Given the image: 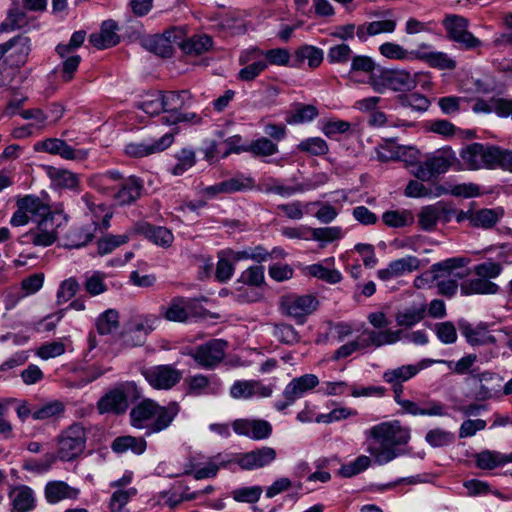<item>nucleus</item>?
Instances as JSON below:
<instances>
[{
	"mask_svg": "<svg viewBox=\"0 0 512 512\" xmlns=\"http://www.w3.org/2000/svg\"><path fill=\"white\" fill-rule=\"evenodd\" d=\"M118 31V24L114 20H106L98 32L90 35L89 43L99 50L113 47L120 42Z\"/></svg>",
	"mask_w": 512,
	"mask_h": 512,
	"instance_id": "aec40b11",
	"label": "nucleus"
},
{
	"mask_svg": "<svg viewBox=\"0 0 512 512\" xmlns=\"http://www.w3.org/2000/svg\"><path fill=\"white\" fill-rule=\"evenodd\" d=\"M308 271L311 276L330 284H336L342 279L341 273L338 270L326 268L321 264L310 265Z\"/></svg>",
	"mask_w": 512,
	"mask_h": 512,
	"instance_id": "13d9d810",
	"label": "nucleus"
},
{
	"mask_svg": "<svg viewBox=\"0 0 512 512\" xmlns=\"http://www.w3.org/2000/svg\"><path fill=\"white\" fill-rule=\"evenodd\" d=\"M460 289L462 295L496 294L499 287L494 282L477 276L475 279L463 280L460 283Z\"/></svg>",
	"mask_w": 512,
	"mask_h": 512,
	"instance_id": "7c9ffc66",
	"label": "nucleus"
},
{
	"mask_svg": "<svg viewBox=\"0 0 512 512\" xmlns=\"http://www.w3.org/2000/svg\"><path fill=\"white\" fill-rule=\"evenodd\" d=\"M277 452L269 446H262L249 452L242 453L240 468L242 470H255L266 467L275 461Z\"/></svg>",
	"mask_w": 512,
	"mask_h": 512,
	"instance_id": "6ab92c4d",
	"label": "nucleus"
},
{
	"mask_svg": "<svg viewBox=\"0 0 512 512\" xmlns=\"http://www.w3.org/2000/svg\"><path fill=\"white\" fill-rule=\"evenodd\" d=\"M368 438L374 440L369 444L367 452L378 465L386 464L400 455L399 445L408 443L410 430L402 427L398 420L382 422L366 431Z\"/></svg>",
	"mask_w": 512,
	"mask_h": 512,
	"instance_id": "f257e3e1",
	"label": "nucleus"
},
{
	"mask_svg": "<svg viewBox=\"0 0 512 512\" xmlns=\"http://www.w3.org/2000/svg\"><path fill=\"white\" fill-rule=\"evenodd\" d=\"M397 99L402 107H408L418 112L426 111L430 104L429 100L419 93L401 94Z\"/></svg>",
	"mask_w": 512,
	"mask_h": 512,
	"instance_id": "3c124183",
	"label": "nucleus"
},
{
	"mask_svg": "<svg viewBox=\"0 0 512 512\" xmlns=\"http://www.w3.org/2000/svg\"><path fill=\"white\" fill-rule=\"evenodd\" d=\"M183 36V27H172L162 34L147 36L142 40V46L151 53L162 58L172 57L174 54L173 45L179 47V42Z\"/></svg>",
	"mask_w": 512,
	"mask_h": 512,
	"instance_id": "6e6552de",
	"label": "nucleus"
},
{
	"mask_svg": "<svg viewBox=\"0 0 512 512\" xmlns=\"http://www.w3.org/2000/svg\"><path fill=\"white\" fill-rule=\"evenodd\" d=\"M502 215L503 211L501 209H480L475 212L471 219V226L490 229L496 225Z\"/></svg>",
	"mask_w": 512,
	"mask_h": 512,
	"instance_id": "a19ab883",
	"label": "nucleus"
},
{
	"mask_svg": "<svg viewBox=\"0 0 512 512\" xmlns=\"http://www.w3.org/2000/svg\"><path fill=\"white\" fill-rule=\"evenodd\" d=\"M319 384V379L314 374H304L293 378L283 391L284 400L276 401L275 408L278 411H284L287 407L293 405L296 400L302 398L305 393L311 391Z\"/></svg>",
	"mask_w": 512,
	"mask_h": 512,
	"instance_id": "ddd939ff",
	"label": "nucleus"
},
{
	"mask_svg": "<svg viewBox=\"0 0 512 512\" xmlns=\"http://www.w3.org/2000/svg\"><path fill=\"white\" fill-rule=\"evenodd\" d=\"M49 176L61 188L76 189L79 184L78 176L69 170L50 168Z\"/></svg>",
	"mask_w": 512,
	"mask_h": 512,
	"instance_id": "49530a36",
	"label": "nucleus"
},
{
	"mask_svg": "<svg viewBox=\"0 0 512 512\" xmlns=\"http://www.w3.org/2000/svg\"><path fill=\"white\" fill-rule=\"evenodd\" d=\"M86 433L81 424H72L64 430L58 440V457L64 461H71L79 456L85 449Z\"/></svg>",
	"mask_w": 512,
	"mask_h": 512,
	"instance_id": "423d86ee",
	"label": "nucleus"
},
{
	"mask_svg": "<svg viewBox=\"0 0 512 512\" xmlns=\"http://www.w3.org/2000/svg\"><path fill=\"white\" fill-rule=\"evenodd\" d=\"M9 57L19 63H25L31 51L30 39L24 35H18L7 41Z\"/></svg>",
	"mask_w": 512,
	"mask_h": 512,
	"instance_id": "f704fd0d",
	"label": "nucleus"
},
{
	"mask_svg": "<svg viewBox=\"0 0 512 512\" xmlns=\"http://www.w3.org/2000/svg\"><path fill=\"white\" fill-rule=\"evenodd\" d=\"M468 21L457 15H450V39L465 48H474L480 41L467 31Z\"/></svg>",
	"mask_w": 512,
	"mask_h": 512,
	"instance_id": "393cba45",
	"label": "nucleus"
},
{
	"mask_svg": "<svg viewBox=\"0 0 512 512\" xmlns=\"http://www.w3.org/2000/svg\"><path fill=\"white\" fill-rule=\"evenodd\" d=\"M136 107L150 116L159 115L163 111L160 92L156 91L153 94L147 95L144 100L136 104Z\"/></svg>",
	"mask_w": 512,
	"mask_h": 512,
	"instance_id": "680f3d73",
	"label": "nucleus"
},
{
	"mask_svg": "<svg viewBox=\"0 0 512 512\" xmlns=\"http://www.w3.org/2000/svg\"><path fill=\"white\" fill-rule=\"evenodd\" d=\"M17 208L23 209L27 214L42 217L51 212L50 207L35 195H26L16 202Z\"/></svg>",
	"mask_w": 512,
	"mask_h": 512,
	"instance_id": "e433bc0d",
	"label": "nucleus"
},
{
	"mask_svg": "<svg viewBox=\"0 0 512 512\" xmlns=\"http://www.w3.org/2000/svg\"><path fill=\"white\" fill-rule=\"evenodd\" d=\"M177 402L160 406L152 399H144L130 410V423L134 428L145 429L146 435L167 429L179 413Z\"/></svg>",
	"mask_w": 512,
	"mask_h": 512,
	"instance_id": "f03ea898",
	"label": "nucleus"
},
{
	"mask_svg": "<svg viewBox=\"0 0 512 512\" xmlns=\"http://www.w3.org/2000/svg\"><path fill=\"white\" fill-rule=\"evenodd\" d=\"M80 285L78 281L71 277L61 282L57 291V303L63 304L72 299L78 292Z\"/></svg>",
	"mask_w": 512,
	"mask_h": 512,
	"instance_id": "338daca9",
	"label": "nucleus"
},
{
	"mask_svg": "<svg viewBox=\"0 0 512 512\" xmlns=\"http://www.w3.org/2000/svg\"><path fill=\"white\" fill-rule=\"evenodd\" d=\"M105 274L99 271L93 272L91 276H86L84 282L85 291L90 296H98L107 291V285L104 282Z\"/></svg>",
	"mask_w": 512,
	"mask_h": 512,
	"instance_id": "4d7b16f0",
	"label": "nucleus"
},
{
	"mask_svg": "<svg viewBox=\"0 0 512 512\" xmlns=\"http://www.w3.org/2000/svg\"><path fill=\"white\" fill-rule=\"evenodd\" d=\"M64 410L65 405L59 400H54L36 408L32 413V417L35 420H46L61 415Z\"/></svg>",
	"mask_w": 512,
	"mask_h": 512,
	"instance_id": "603ef678",
	"label": "nucleus"
},
{
	"mask_svg": "<svg viewBox=\"0 0 512 512\" xmlns=\"http://www.w3.org/2000/svg\"><path fill=\"white\" fill-rule=\"evenodd\" d=\"M256 380L235 381L230 388V395L235 399H249L254 396Z\"/></svg>",
	"mask_w": 512,
	"mask_h": 512,
	"instance_id": "69168bd1",
	"label": "nucleus"
},
{
	"mask_svg": "<svg viewBox=\"0 0 512 512\" xmlns=\"http://www.w3.org/2000/svg\"><path fill=\"white\" fill-rule=\"evenodd\" d=\"M65 218L55 212H49L40 217L35 227L22 234L18 241L21 244H32L39 247H48L54 244L58 238L59 228Z\"/></svg>",
	"mask_w": 512,
	"mask_h": 512,
	"instance_id": "7ed1b4c3",
	"label": "nucleus"
},
{
	"mask_svg": "<svg viewBox=\"0 0 512 512\" xmlns=\"http://www.w3.org/2000/svg\"><path fill=\"white\" fill-rule=\"evenodd\" d=\"M135 231L155 245L163 248L170 247L174 240V236L169 229L162 226H155L148 222L137 223Z\"/></svg>",
	"mask_w": 512,
	"mask_h": 512,
	"instance_id": "b1692460",
	"label": "nucleus"
},
{
	"mask_svg": "<svg viewBox=\"0 0 512 512\" xmlns=\"http://www.w3.org/2000/svg\"><path fill=\"white\" fill-rule=\"evenodd\" d=\"M146 381L155 389H170L182 378V373L171 365L153 366L142 371Z\"/></svg>",
	"mask_w": 512,
	"mask_h": 512,
	"instance_id": "2eb2a0df",
	"label": "nucleus"
},
{
	"mask_svg": "<svg viewBox=\"0 0 512 512\" xmlns=\"http://www.w3.org/2000/svg\"><path fill=\"white\" fill-rule=\"evenodd\" d=\"M174 141L173 133H166L162 137L157 140H154L150 143L141 142H131L125 146L124 152L127 156L133 158H141L146 157L155 153L162 152L169 148Z\"/></svg>",
	"mask_w": 512,
	"mask_h": 512,
	"instance_id": "dca6fc26",
	"label": "nucleus"
},
{
	"mask_svg": "<svg viewBox=\"0 0 512 512\" xmlns=\"http://www.w3.org/2000/svg\"><path fill=\"white\" fill-rule=\"evenodd\" d=\"M500 147L472 143L461 150L460 156L471 169L498 167Z\"/></svg>",
	"mask_w": 512,
	"mask_h": 512,
	"instance_id": "39448f33",
	"label": "nucleus"
},
{
	"mask_svg": "<svg viewBox=\"0 0 512 512\" xmlns=\"http://www.w3.org/2000/svg\"><path fill=\"white\" fill-rule=\"evenodd\" d=\"M223 183L224 194L252 190L255 186L254 179L243 174H237L234 177L224 180Z\"/></svg>",
	"mask_w": 512,
	"mask_h": 512,
	"instance_id": "a18cd8bd",
	"label": "nucleus"
},
{
	"mask_svg": "<svg viewBox=\"0 0 512 512\" xmlns=\"http://www.w3.org/2000/svg\"><path fill=\"white\" fill-rule=\"evenodd\" d=\"M239 283L259 287L264 283V267L263 266H251L242 272Z\"/></svg>",
	"mask_w": 512,
	"mask_h": 512,
	"instance_id": "0e129e2a",
	"label": "nucleus"
},
{
	"mask_svg": "<svg viewBox=\"0 0 512 512\" xmlns=\"http://www.w3.org/2000/svg\"><path fill=\"white\" fill-rule=\"evenodd\" d=\"M129 241V236L124 235H106L97 241L98 253L100 255H106L111 253L116 248Z\"/></svg>",
	"mask_w": 512,
	"mask_h": 512,
	"instance_id": "5fc2aeb1",
	"label": "nucleus"
},
{
	"mask_svg": "<svg viewBox=\"0 0 512 512\" xmlns=\"http://www.w3.org/2000/svg\"><path fill=\"white\" fill-rule=\"evenodd\" d=\"M475 459L478 468L492 470L501 466L502 454L496 451L485 450L476 454Z\"/></svg>",
	"mask_w": 512,
	"mask_h": 512,
	"instance_id": "052dcab7",
	"label": "nucleus"
},
{
	"mask_svg": "<svg viewBox=\"0 0 512 512\" xmlns=\"http://www.w3.org/2000/svg\"><path fill=\"white\" fill-rule=\"evenodd\" d=\"M232 428L236 434L249 437L253 440H264L269 438L272 434L271 424L262 419H237L233 422Z\"/></svg>",
	"mask_w": 512,
	"mask_h": 512,
	"instance_id": "f3484780",
	"label": "nucleus"
},
{
	"mask_svg": "<svg viewBox=\"0 0 512 512\" xmlns=\"http://www.w3.org/2000/svg\"><path fill=\"white\" fill-rule=\"evenodd\" d=\"M186 34V29L183 27V36L179 42V48L184 54L199 56L212 47L213 41L209 35L197 34L186 38Z\"/></svg>",
	"mask_w": 512,
	"mask_h": 512,
	"instance_id": "a878e982",
	"label": "nucleus"
},
{
	"mask_svg": "<svg viewBox=\"0 0 512 512\" xmlns=\"http://www.w3.org/2000/svg\"><path fill=\"white\" fill-rule=\"evenodd\" d=\"M120 180H122L120 172L108 171L103 174L95 175L91 179V184L102 193L114 196V193L116 192L114 182H118Z\"/></svg>",
	"mask_w": 512,
	"mask_h": 512,
	"instance_id": "58836bf2",
	"label": "nucleus"
},
{
	"mask_svg": "<svg viewBox=\"0 0 512 512\" xmlns=\"http://www.w3.org/2000/svg\"><path fill=\"white\" fill-rule=\"evenodd\" d=\"M12 512H28L35 506L33 491L27 486L15 488L10 493Z\"/></svg>",
	"mask_w": 512,
	"mask_h": 512,
	"instance_id": "473e14b6",
	"label": "nucleus"
},
{
	"mask_svg": "<svg viewBox=\"0 0 512 512\" xmlns=\"http://www.w3.org/2000/svg\"><path fill=\"white\" fill-rule=\"evenodd\" d=\"M119 326V312L115 309L106 310L96 320V328L101 335H108L117 330Z\"/></svg>",
	"mask_w": 512,
	"mask_h": 512,
	"instance_id": "79ce46f5",
	"label": "nucleus"
},
{
	"mask_svg": "<svg viewBox=\"0 0 512 512\" xmlns=\"http://www.w3.org/2000/svg\"><path fill=\"white\" fill-rule=\"evenodd\" d=\"M382 219L387 226L394 228L404 227L413 222V216L408 211H386Z\"/></svg>",
	"mask_w": 512,
	"mask_h": 512,
	"instance_id": "bf43d9fd",
	"label": "nucleus"
},
{
	"mask_svg": "<svg viewBox=\"0 0 512 512\" xmlns=\"http://www.w3.org/2000/svg\"><path fill=\"white\" fill-rule=\"evenodd\" d=\"M248 151L259 156H271L278 151V147L270 139L262 137L253 141L249 145Z\"/></svg>",
	"mask_w": 512,
	"mask_h": 512,
	"instance_id": "774afa93",
	"label": "nucleus"
},
{
	"mask_svg": "<svg viewBox=\"0 0 512 512\" xmlns=\"http://www.w3.org/2000/svg\"><path fill=\"white\" fill-rule=\"evenodd\" d=\"M401 408L405 413L414 416H443L446 414V406L432 400L422 401L419 403L406 400V402L401 403Z\"/></svg>",
	"mask_w": 512,
	"mask_h": 512,
	"instance_id": "bb28decb",
	"label": "nucleus"
},
{
	"mask_svg": "<svg viewBox=\"0 0 512 512\" xmlns=\"http://www.w3.org/2000/svg\"><path fill=\"white\" fill-rule=\"evenodd\" d=\"M319 301L313 295L290 294L281 298V308L290 317L296 319L298 324H304L306 316L318 308Z\"/></svg>",
	"mask_w": 512,
	"mask_h": 512,
	"instance_id": "f8f14e48",
	"label": "nucleus"
},
{
	"mask_svg": "<svg viewBox=\"0 0 512 512\" xmlns=\"http://www.w3.org/2000/svg\"><path fill=\"white\" fill-rule=\"evenodd\" d=\"M436 360H423L420 366L416 365H403L395 369L387 370L383 374V379L387 383H403L414 377L423 367H427L431 363H436ZM440 363H445L441 360Z\"/></svg>",
	"mask_w": 512,
	"mask_h": 512,
	"instance_id": "cd10ccee",
	"label": "nucleus"
},
{
	"mask_svg": "<svg viewBox=\"0 0 512 512\" xmlns=\"http://www.w3.org/2000/svg\"><path fill=\"white\" fill-rule=\"evenodd\" d=\"M177 163L171 172L174 175H182L188 169L193 167L196 162L195 152L192 149L183 148L176 154Z\"/></svg>",
	"mask_w": 512,
	"mask_h": 512,
	"instance_id": "864d4df0",
	"label": "nucleus"
},
{
	"mask_svg": "<svg viewBox=\"0 0 512 512\" xmlns=\"http://www.w3.org/2000/svg\"><path fill=\"white\" fill-rule=\"evenodd\" d=\"M414 285L418 289L437 287L440 294L448 295V259L433 264L428 271L417 276Z\"/></svg>",
	"mask_w": 512,
	"mask_h": 512,
	"instance_id": "4468645a",
	"label": "nucleus"
},
{
	"mask_svg": "<svg viewBox=\"0 0 512 512\" xmlns=\"http://www.w3.org/2000/svg\"><path fill=\"white\" fill-rule=\"evenodd\" d=\"M161 311L163 317L168 321L185 322L188 319L186 301L183 297L173 298L166 308L161 307Z\"/></svg>",
	"mask_w": 512,
	"mask_h": 512,
	"instance_id": "c9c22d12",
	"label": "nucleus"
},
{
	"mask_svg": "<svg viewBox=\"0 0 512 512\" xmlns=\"http://www.w3.org/2000/svg\"><path fill=\"white\" fill-rule=\"evenodd\" d=\"M263 490L260 486L240 487L231 492L237 502L255 503L261 497Z\"/></svg>",
	"mask_w": 512,
	"mask_h": 512,
	"instance_id": "e2e57ef3",
	"label": "nucleus"
},
{
	"mask_svg": "<svg viewBox=\"0 0 512 512\" xmlns=\"http://www.w3.org/2000/svg\"><path fill=\"white\" fill-rule=\"evenodd\" d=\"M157 318L153 315L138 316L131 320L121 332L122 343L126 347L142 346L146 337L155 329Z\"/></svg>",
	"mask_w": 512,
	"mask_h": 512,
	"instance_id": "9b49d317",
	"label": "nucleus"
},
{
	"mask_svg": "<svg viewBox=\"0 0 512 512\" xmlns=\"http://www.w3.org/2000/svg\"><path fill=\"white\" fill-rule=\"evenodd\" d=\"M273 336L281 343L294 345L300 341V335L296 329L286 323L276 324L273 329Z\"/></svg>",
	"mask_w": 512,
	"mask_h": 512,
	"instance_id": "09e8293b",
	"label": "nucleus"
},
{
	"mask_svg": "<svg viewBox=\"0 0 512 512\" xmlns=\"http://www.w3.org/2000/svg\"><path fill=\"white\" fill-rule=\"evenodd\" d=\"M370 465V457L366 455H360L354 461L343 464L339 469V474L344 478H351L368 469Z\"/></svg>",
	"mask_w": 512,
	"mask_h": 512,
	"instance_id": "8fccbe9b",
	"label": "nucleus"
},
{
	"mask_svg": "<svg viewBox=\"0 0 512 512\" xmlns=\"http://www.w3.org/2000/svg\"><path fill=\"white\" fill-rule=\"evenodd\" d=\"M228 343L222 339H212L195 347L189 355L204 369H214L224 359Z\"/></svg>",
	"mask_w": 512,
	"mask_h": 512,
	"instance_id": "9d476101",
	"label": "nucleus"
},
{
	"mask_svg": "<svg viewBox=\"0 0 512 512\" xmlns=\"http://www.w3.org/2000/svg\"><path fill=\"white\" fill-rule=\"evenodd\" d=\"M147 443L142 437H134L131 435L119 436L115 438L111 444L113 452L121 454L131 450L137 455L145 452Z\"/></svg>",
	"mask_w": 512,
	"mask_h": 512,
	"instance_id": "c756f323",
	"label": "nucleus"
},
{
	"mask_svg": "<svg viewBox=\"0 0 512 512\" xmlns=\"http://www.w3.org/2000/svg\"><path fill=\"white\" fill-rule=\"evenodd\" d=\"M298 151L310 156H323L328 153L327 142L321 137H309L297 145Z\"/></svg>",
	"mask_w": 512,
	"mask_h": 512,
	"instance_id": "c03bdc74",
	"label": "nucleus"
},
{
	"mask_svg": "<svg viewBox=\"0 0 512 512\" xmlns=\"http://www.w3.org/2000/svg\"><path fill=\"white\" fill-rule=\"evenodd\" d=\"M448 170V148L442 147L427 153L413 170V175L420 181H432Z\"/></svg>",
	"mask_w": 512,
	"mask_h": 512,
	"instance_id": "0eeeda50",
	"label": "nucleus"
},
{
	"mask_svg": "<svg viewBox=\"0 0 512 512\" xmlns=\"http://www.w3.org/2000/svg\"><path fill=\"white\" fill-rule=\"evenodd\" d=\"M92 239L93 233L88 228L75 227L67 232L64 246L68 248H80L85 246Z\"/></svg>",
	"mask_w": 512,
	"mask_h": 512,
	"instance_id": "37998d69",
	"label": "nucleus"
},
{
	"mask_svg": "<svg viewBox=\"0 0 512 512\" xmlns=\"http://www.w3.org/2000/svg\"><path fill=\"white\" fill-rule=\"evenodd\" d=\"M128 408V400L123 390L112 389L105 393L97 402V410L100 414H123Z\"/></svg>",
	"mask_w": 512,
	"mask_h": 512,
	"instance_id": "412c9836",
	"label": "nucleus"
},
{
	"mask_svg": "<svg viewBox=\"0 0 512 512\" xmlns=\"http://www.w3.org/2000/svg\"><path fill=\"white\" fill-rule=\"evenodd\" d=\"M295 60L299 63L321 64L323 51L315 46L304 45L295 52Z\"/></svg>",
	"mask_w": 512,
	"mask_h": 512,
	"instance_id": "6e6d98bb",
	"label": "nucleus"
},
{
	"mask_svg": "<svg viewBox=\"0 0 512 512\" xmlns=\"http://www.w3.org/2000/svg\"><path fill=\"white\" fill-rule=\"evenodd\" d=\"M143 190V180L136 176H130L120 180L114 198L120 205H129L141 197Z\"/></svg>",
	"mask_w": 512,
	"mask_h": 512,
	"instance_id": "4be33fe9",
	"label": "nucleus"
},
{
	"mask_svg": "<svg viewBox=\"0 0 512 512\" xmlns=\"http://www.w3.org/2000/svg\"><path fill=\"white\" fill-rule=\"evenodd\" d=\"M163 111L180 112L187 107V101L190 99V93L187 90L181 91H161Z\"/></svg>",
	"mask_w": 512,
	"mask_h": 512,
	"instance_id": "72a5a7b5",
	"label": "nucleus"
},
{
	"mask_svg": "<svg viewBox=\"0 0 512 512\" xmlns=\"http://www.w3.org/2000/svg\"><path fill=\"white\" fill-rule=\"evenodd\" d=\"M420 261L415 256H406L394 261H391L387 268L380 269L377 276L382 281H388L392 278L400 277L406 273H410L419 268Z\"/></svg>",
	"mask_w": 512,
	"mask_h": 512,
	"instance_id": "5701e85b",
	"label": "nucleus"
},
{
	"mask_svg": "<svg viewBox=\"0 0 512 512\" xmlns=\"http://www.w3.org/2000/svg\"><path fill=\"white\" fill-rule=\"evenodd\" d=\"M458 329L471 346L495 344L497 339L489 333V324L479 322L473 326L466 320L458 322Z\"/></svg>",
	"mask_w": 512,
	"mask_h": 512,
	"instance_id": "a211bd4d",
	"label": "nucleus"
},
{
	"mask_svg": "<svg viewBox=\"0 0 512 512\" xmlns=\"http://www.w3.org/2000/svg\"><path fill=\"white\" fill-rule=\"evenodd\" d=\"M348 78L355 83H370L374 88V81L377 78V66H351Z\"/></svg>",
	"mask_w": 512,
	"mask_h": 512,
	"instance_id": "de8ad7c7",
	"label": "nucleus"
},
{
	"mask_svg": "<svg viewBox=\"0 0 512 512\" xmlns=\"http://www.w3.org/2000/svg\"><path fill=\"white\" fill-rule=\"evenodd\" d=\"M396 28V21L394 20H381L364 23L359 25L356 31L357 37L361 41H366L370 36H376L381 33H392Z\"/></svg>",
	"mask_w": 512,
	"mask_h": 512,
	"instance_id": "2f4dec72",
	"label": "nucleus"
},
{
	"mask_svg": "<svg viewBox=\"0 0 512 512\" xmlns=\"http://www.w3.org/2000/svg\"><path fill=\"white\" fill-rule=\"evenodd\" d=\"M85 36L86 33L84 31H76L72 34L69 44L58 45L57 51L59 55L67 58L63 64H78L81 61V57L79 55L70 54L75 48L83 44Z\"/></svg>",
	"mask_w": 512,
	"mask_h": 512,
	"instance_id": "4c0bfd02",
	"label": "nucleus"
},
{
	"mask_svg": "<svg viewBox=\"0 0 512 512\" xmlns=\"http://www.w3.org/2000/svg\"><path fill=\"white\" fill-rule=\"evenodd\" d=\"M416 86L415 79L404 70L384 69L377 66V78L374 81V90L382 92L388 88L394 91H409Z\"/></svg>",
	"mask_w": 512,
	"mask_h": 512,
	"instance_id": "1a4fd4ad",
	"label": "nucleus"
},
{
	"mask_svg": "<svg viewBox=\"0 0 512 512\" xmlns=\"http://www.w3.org/2000/svg\"><path fill=\"white\" fill-rule=\"evenodd\" d=\"M426 305L421 303L404 309L396 315V321L399 326L411 327L420 322L425 315Z\"/></svg>",
	"mask_w": 512,
	"mask_h": 512,
	"instance_id": "ea45409f",
	"label": "nucleus"
},
{
	"mask_svg": "<svg viewBox=\"0 0 512 512\" xmlns=\"http://www.w3.org/2000/svg\"><path fill=\"white\" fill-rule=\"evenodd\" d=\"M380 53L390 59L398 61H425L431 64H442L446 62L445 54L430 49L427 44H421L418 49L408 51L402 46L392 42L383 43L379 47Z\"/></svg>",
	"mask_w": 512,
	"mask_h": 512,
	"instance_id": "20e7f679",
	"label": "nucleus"
},
{
	"mask_svg": "<svg viewBox=\"0 0 512 512\" xmlns=\"http://www.w3.org/2000/svg\"><path fill=\"white\" fill-rule=\"evenodd\" d=\"M78 490L64 481H50L45 486V498L50 504L58 503L64 499H76Z\"/></svg>",
	"mask_w": 512,
	"mask_h": 512,
	"instance_id": "c85d7f7f",
	"label": "nucleus"
}]
</instances>
